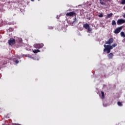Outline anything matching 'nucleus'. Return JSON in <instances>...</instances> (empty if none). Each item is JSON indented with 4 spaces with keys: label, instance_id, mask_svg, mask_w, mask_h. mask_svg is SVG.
Here are the masks:
<instances>
[{
    "label": "nucleus",
    "instance_id": "obj_1",
    "mask_svg": "<svg viewBox=\"0 0 125 125\" xmlns=\"http://www.w3.org/2000/svg\"><path fill=\"white\" fill-rule=\"evenodd\" d=\"M117 45V44L116 43H114L112 45L104 44V52H106L107 54H109V53L111 52V49H113V48H114V47H116Z\"/></svg>",
    "mask_w": 125,
    "mask_h": 125
},
{
    "label": "nucleus",
    "instance_id": "obj_2",
    "mask_svg": "<svg viewBox=\"0 0 125 125\" xmlns=\"http://www.w3.org/2000/svg\"><path fill=\"white\" fill-rule=\"evenodd\" d=\"M8 43L9 45H14L15 43H16V42H15V39H11L8 41Z\"/></svg>",
    "mask_w": 125,
    "mask_h": 125
},
{
    "label": "nucleus",
    "instance_id": "obj_3",
    "mask_svg": "<svg viewBox=\"0 0 125 125\" xmlns=\"http://www.w3.org/2000/svg\"><path fill=\"white\" fill-rule=\"evenodd\" d=\"M44 45L42 43H37V44H34V47L35 48H38V49L42 48L43 47Z\"/></svg>",
    "mask_w": 125,
    "mask_h": 125
},
{
    "label": "nucleus",
    "instance_id": "obj_4",
    "mask_svg": "<svg viewBox=\"0 0 125 125\" xmlns=\"http://www.w3.org/2000/svg\"><path fill=\"white\" fill-rule=\"evenodd\" d=\"M122 30H123V26H120L115 29L114 33V34H119V33H120Z\"/></svg>",
    "mask_w": 125,
    "mask_h": 125
},
{
    "label": "nucleus",
    "instance_id": "obj_5",
    "mask_svg": "<svg viewBox=\"0 0 125 125\" xmlns=\"http://www.w3.org/2000/svg\"><path fill=\"white\" fill-rule=\"evenodd\" d=\"M76 12H70L69 13H67L66 14V16H69V17H72V16H74V15H76Z\"/></svg>",
    "mask_w": 125,
    "mask_h": 125
},
{
    "label": "nucleus",
    "instance_id": "obj_6",
    "mask_svg": "<svg viewBox=\"0 0 125 125\" xmlns=\"http://www.w3.org/2000/svg\"><path fill=\"white\" fill-rule=\"evenodd\" d=\"M124 23H125V20L123 19H119L117 21V25H122Z\"/></svg>",
    "mask_w": 125,
    "mask_h": 125
},
{
    "label": "nucleus",
    "instance_id": "obj_7",
    "mask_svg": "<svg viewBox=\"0 0 125 125\" xmlns=\"http://www.w3.org/2000/svg\"><path fill=\"white\" fill-rule=\"evenodd\" d=\"M114 42V39L113 38H110L108 41L105 42L106 44H111V43H113Z\"/></svg>",
    "mask_w": 125,
    "mask_h": 125
},
{
    "label": "nucleus",
    "instance_id": "obj_8",
    "mask_svg": "<svg viewBox=\"0 0 125 125\" xmlns=\"http://www.w3.org/2000/svg\"><path fill=\"white\" fill-rule=\"evenodd\" d=\"M107 56L109 59H112V58L114 57V54H113V53H110V54L107 55Z\"/></svg>",
    "mask_w": 125,
    "mask_h": 125
},
{
    "label": "nucleus",
    "instance_id": "obj_9",
    "mask_svg": "<svg viewBox=\"0 0 125 125\" xmlns=\"http://www.w3.org/2000/svg\"><path fill=\"white\" fill-rule=\"evenodd\" d=\"M112 16H113V13H111L110 14H108L105 17V19H108V18H111Z\"/></svg>",
    "mask_w": 125,
    "mask_h": 125
},
{
    "label": "nucleus",
    "instance_id": "obj_10",
    "mask_svg": "<svg viewBox=\"0 0 125 125\" xmlns=\"http://www.w3.org/2000/svg\"><path fill=\"white\" fill-rule=\"evenodd\" d=\"M74 21L71 23V26H73L75 23H78V21L77 20V18L75 17L73 18Z\"/></svg>",
    "mask_w": 125,
    "mask_h": 125
},
{
    "label": "nucleus",
    "instance_id": "obj_11",
    "mask_svg": "<svg viewBox=\"0 0 125 125\" xmlns=\"http://www.w3.org/2000/svg\"><path fill=\"white\" fill-rule=\"evenodd\" d=\"M83 27L84 28H85L86 30H87L89 27L90 26H89V24H88V23H86L83 25Z\"/></svg>",
    "mask_w": 125,
    "mask_h": 125
},
{
    "label": "nucleus",
    "instance_id": "obj_12",
    "mask_svg": "<svg viewBox=\"0 0 125 125\" xmlns=\"http://www.w3.org/2000/svg\"><path fill=\"white\" fill-rule=\"evenodd\" d=\"M100 3L102 4V5H105V3L104 1V0H100Z\"/></svg>",
    "mask_w": 125,
    "mask_h": 125
},
{
    "label": "nucleus",
    "instance_id": "obj_13",
    "mask_svg": "<svg viewBox=\"0 0 125 125\" xmlns=\"http://www.w3.org/2000/svg\"><path fill=\"white\" fill-rule=\"evenodd\" d=\"M41 51H40V50L39 49H35L34 50H33V52H34V53H38V52H40Z\"/></svg>",
    "mask_w": 125,
    "mask_h": 125
},
{
    "label": "nucleus",
    "instance_id": "obj_14",
    "mask_svg": "<svg viewBox=\"0 0 125 125\" xmlns=\"http://www.w3.org/2000/svg\"><path fill=\"white\" fill-rule=\"evenodd\" d=\"M101 93H102V99H104V98H105V94H104V92L102 91Z\"/></svg>",
    "mask_w": 125,
    "mask_h": 125
},
{
    "label": "nucleus",
    "instance_id": "obj_15",
    "mask_svg": "<svg viewBox=\"0 0 125 125\" xmlns=\"http://www.w3.org/2000/svg\"><path fill=\"white\" fill-rule=\"evenodd\" d=\"M117 104L118 106H120V107H122L123 106V104L121 102H118Z\"/></svg>",
    "mask_w": 125,
    "mask_h": 125
},
{
    "label": "nucleus",
    "instance_id": "obj_16",
    "mask_svg": "<svg viewBox=\"0 0 125 125\" xmlns=\"http://www.w3.org/2000/svg\"><path fill=\"white\" fill-rule=\"evenodd\" d=\"M112 25L113 26H114V25H116V21L115 20H113L112 21Z\"/></svg>",
    "mask_w": 125,
    "mask_h": 125
},
{
    "label": "nucleus",
    "instance_id": "obj_17",
    "mask_svg": "<svg viewBox=\"0 0 125 125\" xmlns=\"http://www.w3.org/2000/svg\"><path fill=\"white\" fill-rule=\"evenodd\" d=\"M121 37H124L125 38V32H121Z\"/></svg>",
    "mask_w": 125,
    "mask_h": 125
},
{
    "label": "nucleus",
    "instance_id": "obj_18",
    "mask_svg": "<svg viewBox=\"0 0 125 125\" xmlns=\"http://www.w3.org/2000/svg\"><path fill=\"white\" fill-rule=\"evenodd\" d=\"M87 30H88V33H91V31L92 30V29L90 28V26L89 27Z\"/></svg>",
    "mask_w": 125,
    "mask_h": 125
},
{
    "label": "nucleus",
    "instance_id": "obj_19",
    "mask_svg": "<svg viewBox=\"0 0 125 125\" xmlns=\"http://www.w3.org/2000/svg\"><path fill=\"white\" fill-rule=\"evenodd\" d=\"M121 4H125V0H121Z\"/></svg>",
    "mask_w": 125,
    "mask_h": 125
},
{
    "label": "nucleus",
    "instance_id": "obj_20",
    "mask_svg": "<svg viewBox=\"0 0 125 125\" xmlns=\"http://www.w3.org/2000/svg\"><path fill=\"white\" fill-rule=\"evenodd\" d=\"M98 17L100 18L103 17V14L101 13L100 15H98Z\"/></svg>",
    "mask_w": 125,
    "mask_h": 125
},
{
    "label": "nucleus",
    "instance_id": "obj_21",
    "mask_svg": "<svg viewBox=\"0 0 125 125\" xmlns=\"http://www.w3.org/2000/svg\"><path fill=\"white\" fill-rule=\"evenodd\" d=\"M15 63L16 64H18V63H19V61L18 60L16 61Z\"/></svg>",
    "mask_w": 125,
    "mask_h": 125
},
{
    "label": "nucleus",
    "instance_id": "obj_22",
    "mask_svg": "<svg viewBox=\"0 0 125 125\" xmlns=\"http://www.w3.org/2000/svg\"><path fill=\"white\" fill-rule=\"evenodd\" d=\"M124 18H125V14L123 15Z\"/></svg>",
    "mask_w": 125,
    "mask_h": 125
},
{
    "label": "nucleus",
    "instance_id": "obj_23",
    "mask_svg": "<svg viewBox=\"0 0 125 125\" xmlns=\"http://www.w3.org/2000/svg\"><path fill=\"white\" fill-rule=\"evenodd\" d=\"M31 1H35V0H30Z\"/></svg>",
    "mask_w": 125,
    "mask_h": 125
},
{
    "label": "nucleus",
    "instance_id": "obj_24",
    "mask_svg": "<svg viewBox=\"0 0 125 125\" xmlns=\"http://www.w3.org/2000/svg\"><path fill=\"white\" fill-rule=\"evenodd\" d=\"M124 9L125 10V5L124 6Z\"/></svg>",
    "mask_w": 125,
    "mask_h": 125
}]
</instances>
